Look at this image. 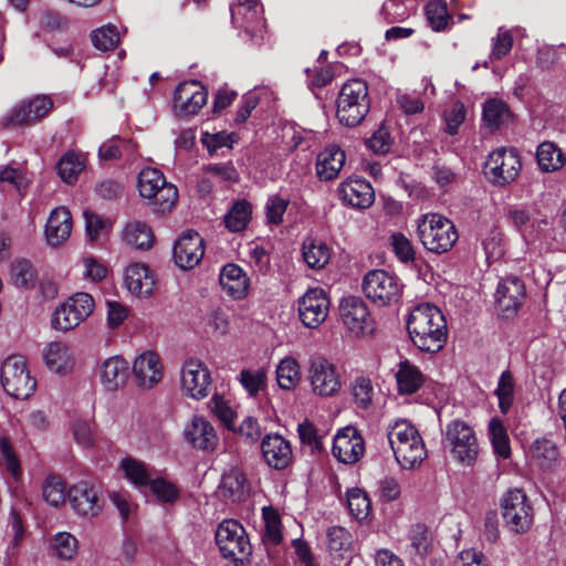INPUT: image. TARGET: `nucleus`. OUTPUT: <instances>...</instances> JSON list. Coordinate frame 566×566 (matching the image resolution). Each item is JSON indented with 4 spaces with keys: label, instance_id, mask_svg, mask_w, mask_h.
<instances>
[{
    "label": "nucleus",
    "instance_id": "obj_11",
    "mask_svg": "<svg viewBox=\"0 0 566 566\" xmlns=\"http://www.w3.org/2000/svg\"><path fill=\"white\" fill-rule=\"evenodd\" d=\"M521 168L518 151L515 148L501 147L488 156L484 174L493 185L505 186L518 177Z\"/></svg>",
    "mask_w": 566,
    "mask_h": 566
},
{
    "label": "nucleus",
    "instance_id": "obj_21",
    "mask_svg": "<svg viewBox=\"0 0 566 566\" xmlns=\"http://www.w3.org/2000/svg\"><path fill=\"white\" fill-rule=\"evenodd\" d=\"M332 452L342 463H356L365 452L364 439L354 427H345L334 437Z\"/></svg>",
    "mask_w": 566,
    "mask_h": 566
},
{
    "label": "nucleus",
    "instance_id": "obj_28",
    "mask_svg": "<svg viewBox=\"0 0 566 566\" xmlns=\"http://www.w3.org/2000/svg\"><path fill=\"white\" fill-rule=\"evenodd\" d=\"M46 367L55 374L70 373L75 364L74 354L69 344L60 340L49 343L43 350Z\"/></svg>",
    "mask_w": 566,
    "mask_h": 566
},
{
    "label": "nucleus",
    "instance_id": "obj_33",
    "mask_svg": "<svg viewBox=\"0 0 566 566\" xmlns=\"http://www.w3.org/2000/svg\"><path fill=\"white\" fill-rule=\"evenodd\" d=\"M219 492L221 496L232 502L244 501L249 495V483L244 472L238 467L226 471L219 484Z\"/></svg>",
    "mask_w": 566,
    "mask_h": 566
},
{
    "label": "nucleus",
    "instance_id": "obj_56",
    "mask_svg": "<svg viewBox=\"0 0 566 566\" xmlns=\"http://www.w3.org/2000/svg\"><path fill=\"white\" fill-rule=\"evenodd\" d=\"M148 486L161 503L172 504L179 499L178 488L165 479H153Z\"/></svg>",
    "mask_w": 566,
    "mask_h": 566
},
{
    "label": "nucleus",
    "instance_id": "obj_22",
    "mask_svg": "<svg viewBox=\"0 0 566 566\" xmlns=\"http://www.w3.org/2000/svg\"><path fill=\"white\" fill-rule=\"evenodd\" d=\"M525 296L523 282L517 277L502 280L495 291V304L502 316L513 317Z\"/></svg>",
    "mask_w": 566,
    "mask_h": 566
},
{
    "label": "nucleus",
    "instance_id": "obj_43",
    "mask_svg": "<svg viewBox=\"0 0 566 566\" xmlns=\"http://www.w3.org/2000/svg\"><path fill=\"white\" fill-rule=\"evenodd\" d=\"M300 365L296 359L285 357L276 368V380L282 389H293L300 381Z\"/></svg>",
    "mask_w": 566,
    "mask_h": 566
},
{
    "label": "nucleus",
    "instance_id": "obj_39",
    "mask_svg": "<svg viewBox=\"0 0 566 566\" xmlns=\"http://www.w3.org/2000/svg\"><path fill=\"white\" fill-rule=\"evenodd\" d=\"M303 259L310 268L323 269L331 259V250L323 241L306 239L303 243Z\"/></svg>",
    "mask_w": 566,
    "mask_h": 566
},
{
    "label": "nucleus",
    "instance_id": "obj_52",
    "mask_svg": "<svg viewBox=\"0 0 566 566\" xmlns=\"http://www.w3.org/2000/svg\"><path fill=\"white\" fill-rule=\"evenodd\" d=\"M43 499L52 506H59L65 502V484L61 478L50 475L45 479L42 490Z\"/></svg>",
    "mask_w": 566,
    "mask_h": 566
},
{
    "label": "nucleus",
    "instance_id": "obj_26",
    "mask_svg": "<svg viewBox=\"0 0 566 566\" xmlns=\"http://www.w3.org/2000/svg\"><path fill=\"white\" fill-rule=\"evenodd\" d=\"M184 436L193 448L212 451L218 444V436L212 424L201 416H193L186 426Z\"/></svg>",
    "mask_w": 566,
    "mask_h": 566
},
{
    "label": "nucleus",
    "instance_id": "obj_14",
    "mask_svg": "<svg viewBox=\"0 0 566 566\" xmlns=\"http://www.w3.org/2000/svg\"><path fill=\"white\" fill-rule=\"evenodd\" d=\"M53 108V102L45 95H38L13 106L1 119L6 128L33 125L45 117Z\"/></svg>",
    "mask_w": 566,
    "mask_h": 566
},
{
    "label": "nucleus",
    "instance_id": "obj_60",
    "mask_svg": "<svg viewBox=\"0 0 566 566\" xmlns=\"http://www.w3.org/2000/svg\"><path fill=\"white\" fill-rule=\"evenodd\" d=\"M327 537V546L332 553H340L346 551L352 544L349 532L340 526H333L328 528Z\"/></svg>",
    "mask_w": 566,
    "mask_h": 566
},
{
    "label": "nucleus",
    "instance_id": "obj_25",
    "mask_svg": "<svg viewBox=\"0 0 566 566\" xmlns=\"http://www.w3.org/2000/svg\"><path fill=\"white\" fill-rule=\"evenodd\" d=\"M261 450L266 464L275 470H283L292 462V447L281 434H266L262 439Z\"/></svg>",
    "mask_w": 566,
    "mask_h": 566
},
{
    "label": "nucleus",
    "instance_id": "obj_9",
    "mask_svg": "<svg viewBox=\"0 0 566 566\" xmlns=\"http://www.w3.org/2000/svg\"><path fill=\"white\" fill-rule=\"evenodd\" d=\"M502 517L505 526L514 533L527 532L534 522V510L521 489L509 490L501 500Z\"/></svg>",
    "mask_w": 566,
    "mask_h": 566
},
{
    "label": "nucleus",
    "instance_id": "obj_20",
    "mask_svg": "<svg viewBox=\"0 0 566 566\" xmlns=\"http://www.w3.org/2000/svg\"><path fill=\"white\" fill-rule=\"evenodd\" d=\"M231 20L237 28H243L251 40L262 36L264 19L259 0H239L231 7Z\"/></svg>",
    "mask_w": 566,
    "mask_h": 566
},
{
    "label": "nucleus",
    "instance_id": "obj_30",
    "mask_svg": "<svg viewBox=\"0 0 566 566\" xmlns=\"http://www.w3.org/2000/svg\"><path fill=\"white\" fill-rule=\"evenodd\" d=\"M128 363L119 356L109 357L99 366L101 382L108 391H115L123 387L128 379Z\"/></svg>",
    "mask_w": 566,
    "mask_h": 566
},
{
    "label": "nucleus",
    "instance_id": "obj_46",
    "mask_svg": "<svg viewBox=\"0 0 566 566\" xmlns=\"http://www.w3.org/2000/svg\"><path fill=\"white\" fill-rule=\"evenodd\" d=\"M263 518L264 531L262 539L264 544L279 545L282 542L281 517L279 513L271 507H264Z\"/></svg>",
    "mask_w": 566,
    "mask_h": 566
},
{
    "label": "nucleus",
    "instance_id": "obj_38",
    "mask_svg": "<svg viewBox=\"0 0 566 566\" xmlns=\"http://www.w3.org/2000/svg\"><path fill=\"white\" fill-rule=\"evenodd\" d=\"M120 469L125 478L139 490L148 488L151 482V473L148 467L134 458H125L120 462Z\"/></svg>",
    "mask_w": 566,
    "mask_h": 566
},
{
    "label": "nucleus",
    "instance_id": "obj_54",
    "mask_svg": "<svg viewBox=\"0 0 566 566\" xmlns=\"http://www.w3.org/2000/svg\"><path fill=\"white\" fill-rule=\"evenodd\" d=\"M499 398V407L503 413H506L513 403L514 380L510 371H503L495 390Z\"/></svg>",
    "mask_w": 566,
    "mask_h": 566
},
{
    "label": "nucleus",
    "instance_id": "obj_51",
    "mask_svg": "<svg viewBox=\"0 0 566 566\" xmlns=\"http://www.w3.org/2000/svg\"><path fill=\"white\" fill-rule=\"evenodd\" d=\"M347 504L350 514L358 521H364L370 513V501L360 489H352L347 493Z\"/></svg>",
    "mask_w": 566,
    "mask_h": 566
},
{
    "label": "nucleus",
    "instance_id": "obj_40",
    "mask_svg": "<svg viewBox=\"0 0 566 566\" xmlns=\"http://www.w3.org/2000/svg\"><path fill=\"white\" fill-rule=\"evenodd\" d=\"M84 167L85 164L81 155L67 151L59 160L56 171L64 182L72 185L77 180Z\"/></svg>",
    "mask_w": 566,
    "mask_h": 566
},
{
    "label": "nucleus",
    "instance_id": "obj_37",
    "mask_svg": "<svg viewBox=\"0 0 566 566\" xmlns=\"http://www.w3.org/2000/svg\"><path fill=\"white\" fill-rule=\"evenodd\" d=\"M482 116L488 127L496 129L511 120L512 112L503 101L490 98L484 103Z\"/></svg>",
    "mask_w": 566,
    "mask_h": 566
},
{
    "label": "nucleus",
    "instance_id": "obj_50",
    "mask_svg": "<svg viewBox=\"0 0 566 566\" xmlns=\"http://www.w3.org/2000/svg\"><path fill=\"white\" fill-rule=\"evenodd\" d=\"M489 433L495 453L506 459L511 454L509 437L506 430L499 419H492L489 423Z\"/></svg>",
    "mask_w": 566,
    "mask_h": 566
},
{
    "label": "nucleus",
    "instance_id": "obj_23",
    "mask_svg": "<svg viewBox=\"0 0 566 566\" xmlns=\"http://www.w3.org/2000/svg\"><path fill=\"white\" fill-rule=\"evenodd\" d=\"M203 256V239L196 231L179 237L174 247L176 264L184 270L193 269Z\"/></svg>",
    "mask_w": 566,
    "mask_h": 566
},
{
    "label": "nucleus",
    "instance_id": "obj_17",
    "mask_svg": "<svg viewBox=\"0 0 566 566\" xmlns=\"http://www.w3.org/2000/svg\"><path fill=\"white\" fill-rule=\"evenodd\" d=\"M207 88L196 80L180 83L174 93V113L178 117H191L206 105Z\"/></svg>",
    "mask_w": 566,
    "mask_h": 566
},
{
    "label": "nucleus",
    "instance_id": "obj_35",
    "mask_svg": "<svg viewBox=\"0 0 566 566\" xmlns=\"http://www.w3.org/2000/svg\"><path fill=\"white\" fill-rule=\"evenodd\" d=\"M426 377L422 371L409 360L398 364L396 371L397 389L400 395H412L424 384Z\"/></svg>",
    "mask_w": 566,
    "mask_h": 566
},
{
    "label": "nucleus",
    "instance_id": "obj_27",
    "mask_svg": "<svg viewBox=\"0 0 566 566\" xmlns=\"http://www.w3.org/2000/svg\"><path fill=\"white\" fill-rule=\"evenodd\" d=\"M133 375L138 387H154L163 376L159 357L153 352H145L135 359Z\"/></svg>",
    "mask_w": 566,
    "mask_h": 566
},
{
    "label": "nucleus",
    "instance_id": "obj_4",
    "mask_svg": "<svg viewBox=\"0 0 566 566\" xmlns=\"http://www.w3.org/2000/svg\"><path fill=\"white\" fill-rule=\"evenodd\" d=\"M336 116L347 127L359 125L370 108L368 86L365 81L355 78L346 82L336 101Z\"/></svg>",
    "mask_w": 566,
    "mask_h": 566
},
{
    "label": "nucleus",
    "instance_id": "obj_36",
    "mask_svg": "<svg viewBox=\"0 0 566 566\" xmlns=\"http://www.w3.org/2000/svg\"><path fill=\"white\" fill-rule=\"evenodd\" d=\"M123 241L137 250H147L153 244V233L150 228L140 221L133 220L126 223L122 231Z\"/></svg>",
    "mask_w": 566,
    "mask_h": 566
},
{
    "label": "nucleus",
    "instance_id": "obj_29",
    "mask_svg": "<svg viewBox=\"0 0 566 566\" xmlns=\"http://www.w3.org/2000/svg\"><path fill=\"white\" fill-rule=\"evenodd\" d=\"M222 290L234 300H242L248 295L250 279L237 264H226L219 275Z\"/></svg>",
    "mask_w": 566,
    "mask_h": 566
},
{
    "label": "nucleus",
    "instance_id": "obj_47",
    "mask_svg": "<svg viewBox=\"0 0 566 566\" xmlns=\"http://www.w3.org/2000/svg\"><path fill=\"white\" fill-rule=\"evenodd\" d=\"M251 213V205L248 201H238L224 218L226 227L232 232L243 230L250 220Z\"/></svg>",
    "mask_w": 566,
    "mask_h": 566
},
{
    "label": "nucleus",
    "instance_id": "obj_64",
    "mask_svg": "<svg viewBox=\"0 0 566 566\" xmlns=\"http://www.w3.org/2000/svg\"><path fill=\"white\" fill-rule=\"evenodd\" d=\"M210 406L212 411L227 428L230 429L233 427L234 412L222 397L214 395L210 401Z\"/></svg>",
    "mask_w": 566,
    "mask_h": 566
},
{
    "label": "nucleus",
    "instance_id": "obj_16",
    "mask_svg": "<svg viewBox=\"0 0 566 566\" xmlns=\"http://www.w3.org/2000/svg\"><path fill=\"white\" fill-rule=\"evenodd\" d=\"M67 500L73 511L84 517L97 516L104 506L99 486L88 481L73 484L67 491Z\"/></svg>",
    "mask_w": 566,
    "mask_h": 566
},
{
    "label": "nucleus",
    "instance_id": "obj_61",
    "mask_svg": "<svg viewBox=\"0 0 566 566\" xmlns=\"http://www.w3.org/2000/svg\"><path fill=\"white\" fill-rule=\"evenodd\" d=\"M34 271L32 264L27 260H18L12 263L11 277L19 287H25L33 280Z\"/></svg>",
    "mask_w": 566,
    "mask_h": 566
},
{
    "label": "nucleus",
    "instance_id": "obj_8",
    "mask_svg": "<svg viewBox=\"0 0 566 566\" xmlns=\"http://www.w3.org/2000/svg\"><path fill=\"white\" fill-rule=\"evenodd\" d=\"M365 296L377 306H390L399 302L402 284L399 279L385 270H370L361 284Z\"/></svg>",
    "mask_w": 566,
    "mask_h": 566
},
{
    "label": "nucleus",
    "instance_id": "obj_62",
    "mask_svg": "<svg viewBox=\"0 0 566 566\" xmlns=\"http://www.w3.org/2000/svg\"><path fill=\"white\" fill-rule=\"evenodd\" d=\"M513 46V35L507 30L500 29L493 39L491 57L501 60L510 53Z\"/></svg>",
    "mask_w": 566,
    "mask_h": 566
},
{
    "label": "nucleus",
    "instance_id": "obj_44",
    "mask_svg": "<svg viewBox=\"0 0 566 566\" xmlns=\"http://www.w3.org/2000/svg\"><path fill=\"white\" fill-rule=\"evenodd\" d=\"M531 454L539 467L548 469L557 460L558 450L553 441L537 439L532 444Z\"/></svg>",
    "mask_w": 566,
    "mask_h": 566
},
{
    "label": "nucleus",
    "instance_id": "obj_6",
    "mask_svg": "<svg viewBox=\"0 0 566 566\" xmlns=\"http://www.w3.org/2000/svg\"><path fill=\"white\" fill-rule=\"evenodd\" d=\"M443 442L452 458L463 464L472 465L479 454V442L473 428L465 421L454 419L443 430Z\"/></svg>",
    "mask_w": 566,
    "mask_h": 566
},
{
    "label": "nucleus",
    "instance_id": "obj_31",
    "mask_svg": "<svg viewBox=\"0 0 566 566\" xmlns=\"http://www.w3.org/2000/svg\"><path fill=\"white\" fill-rule=\"evenodd\" d=\"M72 231V214L65 207L55 208L45 224L46 241L57 247L69 239Z\"/></svg>",
    "mask_w": 566,
    "mask_h": 566
},
{
    "label": "nucleus",
    "instance_id": "obj_3",
    "mask_svg": "<svg viewBox=\"0 0 566 566\" xmlns=\"http://www.w3.org/2000/svg\"><path fill=\"white\" fill-rule=\"evenodd\" d=\"M137 189L155 213L170 212L178 200L176 186L157 168L146 167L138 174Z\"/></svg>",
    "mask_w": 566,
    "mask_h": 566
},
{
    "label": "nucleus",
    "instance_id": "obj_34",
    "mask_svg": "<svg viewBox=\"0 0 566 566\" xmlns=\"http://www.w3.org/2000/svg\"><path fill=\"white\" fill-rule=\"evenodd\" d=\"M346 160L345 153L337 145H329L317 155L316 175L319 180L336 178Z\"/></svg>",
    "mask_w": 566,
    "mask_h": 566
},
{
    "label": "nucleus",
    "instance_id": "obj_58",
    "mask_svg": "<svg viewBox=\"0 0 566 566\" xmlns=\"http://www.w3.org/2000/svg\"><path fill=\"white\" fill-rule=\"evenodd\" d=\"M390 245L396 256L403 263L415 260V250L410 240L401 232H395L389 238Z\"/></svg>",
    "mask_w": 566,
    "mask_h": 566
},
{
    "label": "nucleus",
    "instance_id": "obj_41",
    "mask_svg": "<svg viewBox=\"0 0 566 566\" xmlns=\"http://www.w3.org/2000/svg\"><path fill=\"white\" fill-rule=\"evenodd\" d=\"M538 166L544 171H555L565 164L562 150L551 142L542 143L536 153Z\"/></svg>",
    "mask_w": 566,
    "mask_h": 566
},
{
    "label": "nucleus",
    "instance_id": "obj_19",
    "mask_svg": "<svg viewBox=\"0 0 566 566\" xmlns=\"http://www.w3.org/2000/svg\"><path fill=\"white\" fill-rule=\"evenodd\" d=\"M329 300L324 290L310 289L298 300V316L308 328L318 327L327 317Z\"/></svg>",
    "mask_w": 566,
    "mask_h": 566
},
{
    "label": "nucleus",
    "instance_id": "obj_7",
    "mask_svg": "<svg viewBox=\"0 0 566 566\" xmlns=\"http://www.w3.org/2000/svg\"><path fill=\"white\" fill-rule=\"evenodd\" d=\"M216 543L222 556L234 564L243 563L252 551L244 527L235 520H224L219 524Z\"/></svg>",
    "mask_w": 566,
    "mask_h": 566
},
{
    "label": "nucleus",
    "instance_id": "obj_42",
    "mask_svg": "<svg viewBox=\"0 0 566 566\" xmlns=\"http://www.w3.org/2000/svg\"><path fill=\"white\" fill-rule=\"evenodd\" d=\"M350 394L357 408L368 409L375 396L371 380L365 376L356 377L350 384Z\"/></svg>",
    "mask_w": 566,
    "mask_h": 566
},
{
    "label": "nucleus",
    "instance_id": "obj_12",
    "mask_svg": "<svg viewBox=\"0 0 566 566\" xmlns=\"http://www.w3.org/2000/svg\"><path fill=\"white\" fill-rule=\"evenodd\" d=\"M93 310V297L87 293H76L55 308L52 327L59 332H69L86 319Z\"/></svg>",
    "mask_w": 566,
    "mask_h": 566
},
{
    "label": "nucleus",
    "instance_id": "obj_59",
    "mask_svg": "<svg viewBox=\"0 0 566 566\" xmlns=\"http://www.w3.org/2000/svg\"><path fill=\"white\" fill-rule=\"evenodd\" d=\"M465 115L467 111L461 102H455L448 109H446L443 114L446 133L451 136L457 135L459 127L465 119Z\"/></svg>",
    "mask_w": 566,
    "mask_h": 566
},
{
    "label": "nucleus",
    "instance_id": "obj_1",
    "mask_svg": "<svg viewBox=\"0 0 566 566\" xmlns=\"http://www.w3.org/2000/svg\"><path fill=\"white\" fill-rule=\"evenodd\" d=\"M407 328L412 343L422 352L437 353L447 340V323L441 311L429 303L416 306Z\"/></svg>",
    "mask_w": 566,
    "mask_h": 566
},
{
    "label": "nucleus",
    "instance_id": "obj_13",
    "mask_svg": "<svg viewBox=\"0 0 566 566\" xmlns=\"http://www.w3.org/2000/svg\"><path fill=\"white\" fill-rule=\"evenodd\" d=\"M307 379L312 392L319 397H333L342 388L340 376L335 365L323 356L311 358Z\"/></svg>",
    "mask_w": 566,
    "mask_h": 566
},
{
    "label": "nucleus",
    "instance_id": "obj_5",
    "mask_svg": "<svg viewBox=\"0 0 566 566\" xmlns=\"http://www.w3.org/2000/svg\"><path fill=\"white\" fill-rule=\"evenodd\" d=\"M418 237L422 245L436 254L450 251L459 238L453 222L438 213L423 216L418 223Z\"/></svg>",
    "mask_w": 566,
    "mask_h": 566
},
{
    "label": "nucleus",
    "instance_id": "obj_24",
    "mask_svg": "<svg viewBox=\"0 0 566 566\" xmlns=\"http://www.w3.org/2000/svg\"><path fill=\"white\" fill-rule=\"evenodd\" d=\"M338 195L344 205L357 208H369L375 200L371 185L363 178H349L338 187Z\"/></svg>",
    "mask_w": 566,
    "mask_h": 566
},
{
    "label": "nucleus",
    "instance_id": "obj_10",
    "mask_svg": "<svg viewBox=\"0 0 566 566\" xmlns=\"http://www.w3.org/2000/svg\"><path fill=\"white\" fill-rule=\"evenodd\" d=\"M1 384L4 391L17 399H27L35 390L36 382L27 368L23 356L8 357L1 367Z\"/></svg>",
    "mask_w": 566,
    "mask_h": 566
},
{
    "label": "nucleus",
    "instance_id": "obj_55",
    "mask_svg": "<svg viewBox=\"0 0 566 566\" xmlns=\"http://www.w3.org/2000/svg\"><path fill=\"white\" fill-rule=\"evenodd\" d=\"M123 150L134 153L136 145L132 140L112 138L104 143L98 149V156L104 160H115L122 156Z\"/></svg>",
    "mask_w": 566,
    "mask_h": 566
},
{
    "label": "nucleus",
    "instance_id": "obj_15",
    "mask_svg": "<svg viewBox=\"0 0 566 566\" xmlns=\"http://www.w3.org/2000/svg\"><path fill=\"white\" fill-rule=\"evenodd\" d=\"M339 317L346 328L356 336L370 335L375 322L367 304L358 296H347L340 301Z\"/></svg>",
    "mask_w": 566,
    "mask_h": 566
},
{
    "label": "nucleus",
    "instance_id": "obj_18",
    "mask_svg": "<svg viewBox=\"0 0 566 566\" xmlns=\"http://www.w3.org/2000/svg\"><path fill=\"white\" fill-rule=\"evenodd\" d=\"M211 374L199 359H188L181 368V389L192 399L201 400L210 394Z\"/></svg>",
    "mask_w": 566,
    "mask_h": 566
},
{
    "label": "nucleus",
    "instance_id": "obj_53",
    "mask_svg": "<svg viewBox=\"0 0 566 566\" xmlns=\"http://www.w3.org/2000/svg\"><path fill=\"white\" fill-rule=\"evenodd\" d=\"M239 380L250 396H256L265 387L266 374L262 368L242 369Z\"/></svg>",
    "mask_w": 566,
    "mask_h": 566
},
{
    "label": "nucleus",
    "instance_id": "obj_2",
    "mask_svg": "<svg viewBox=\"0 0 566 566\" xmlns=\"http://www.w3.org/2000/svg\"><path fill=\"white\" fill-rule=\"evenodd\" d=\"M387 437L395 459L405 470L418 468L427 458L422 437L416 427L405 420L390 426Z\"/></svg>",
    "mask_w": 566,
    "mask_h": 566
},
{
    "label": "nucleus",
    "instance_id": "obj_48",
    "mask_svg": "<svg viewBox=\"0 0 566 566\" xmlns=\"http://www.w3.org/2000/svg\"><path fill=\"white\" fill-rule=\"evenodd\" d=\"M51 548L57 558L69 560L77 554L78 543L71 533L60 532L53 537Z\"/></svg>",
    "mask_w": 566,
    "mask_h": 566
},
{
    "label": "nucleus",
    "instance_id": "obj_49",
    "mask_svg": "<svg viewBox=\"0 0 566 566\" xmlns=\"http://www.w3.org/2000/svg\"><path fill=\"white\" fill-rule=\"evenodd\" d=\"M93 45L103 52L114 50L119 43V33L115 25H103L91 33Z\"/></svg>",
    "mask_w": 566,
    "mask_h": 566
},
{
    "label": "nucleus",
    "instance_id": "obj_32",
    "mask_svg": "<svg viewBox=\"0 0 566 566\" xmlns=\"http://www.w3.org/2000/svg\"><path fill=\"white\" fill-rule=\"evenodd\" d=\"M125 284L132 294L146 297L154 291L155 277L147 265L135 263L126 269Z\"/></svg>",
    "mask_w": 566,
    "mask_h": 566
},
{
    "label": "nucleus",
    "instance_id": "obj_57",
    "mask_svg": "<svg viewBox=\"0 0 566 566\" xmlns=\"http://www.w3.org/2000/svg\"><path fill=\"white\" fill-rule=\"evenodd\" d=\"M426 14L430 27L434 31H441L447 27L449 14L444 2H429L426 7Z\"/></svg>",
    "mask_w": 566,
    "mask_h": 566
},
{
    "label": "nucleus",
    "instance_id": "obj_45",
    "mask_svg": "<svg viewBox=\"0 0 566 566\" xmlns=\"http://www.w3.org/2000/svg\"><path fill=\"white\" fill-rule=\"evenodd\" d=\"M410 551L411 555L423 559L429 553L431 547V537L426 525L417 524L412 526L409 532Z\"/></svg>",
    "mask_w": 566,
    "mask_h": 566
},
{
    "label": "nucleus",
    "instance_id": "obj_63",
    "mask_svg": "<svg viewBox=\"0 0 566 566\" xmlns=\"http://www.w3.org/2000/svg\"><path fill=\"white\" fill-rule=\"evenodd\" d=\"M289 200L279 196L271 197L266 202V218L268 221L279 224L283 220V214L286 211Z\"/></svg>",
    "mask_w": 566,
    "mask_h": 566
}]
</instances>
